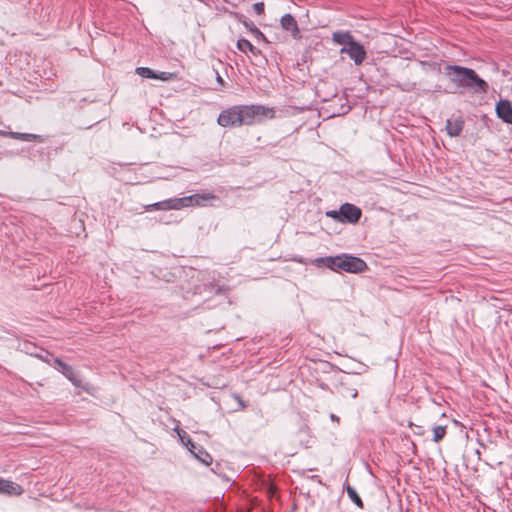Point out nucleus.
Segmentation results:
<instances>
[{"label": "nucleus", "mask_w": 512, "mask_h": 512, "mask_svg": "<svg viewBox=\"0 0 512 512\" xmlns=\"http://www.w3.org/2000/svg\"><path fill=\"white\" fill-rule=\"evenodd\" d=\"M275 111L263 105H235L220 112L217 123L222 127L252 125L262 118H274Z\"/></svg>", "instance_id": "nucleus-1"}, {"label": "nucleus", "mask_w": 512, "mask_h": 512, "mask_svg": "<svg viewBox=\"0 0 512 512\" xmlns=\"http://www.w3.org/2000/svg\"><path fill=\"white\" fill-rule=\"evenodd\" d=\"M443 74L457 88L465 89L475 94L487 93L489 90L488 83L471 68L449 64L444 67Z\"/></svg>", "instance_id": "nucleus-2"}, {"label": "nucleus", "mask_w": 512, "mask_h": 512, "mask_svg": "<svg viewBox=\"0 0 512 512\" xmlns=\"http://www.w3.org/2000/svg\"><path fill=\"white\" fill-rule=\"evenodd\" d=\"M314 262L318 266L324 265L335 272L361 273L367 269V264L363 259L348 254L320 257L316 258Z\"/></svg>", "instance_id": "nucleus-3"}, {"label": "nucleus", "mask_w": 512, "mask_h": 512, "mask_svg": "<svg viewBox=\"0 0 512 512\" xmlns=\"http://www.w3.org/2000/svg\"><path fill=\"white\" fill-rule=\"evenodd\" d=\"M218 199V197L212 193H204V194H194L188 197L183 198H174V199H167L164 201L156 202L150 205L144 206L146 211L150 210H171V209H181L182 207L188 206V205H197L201 206L204 205L206 201L209 200H215Z\"/></svg>", "instance_id": "nucleus-4"}, {"label": "nucleus", "mask_w": 512, "mask_h": 512, "mask_svg": "<svg viewBox=\"0 0 512 512\" xmlns=\"http://www.w3.org/2000/svg\"><path fill=\"white\" fill-rule=\"evenodd\" d=\"M178 435L181 442L200 462L206 466L212 464V456L202 446L194 443L185 431H178Z\"/></svg>", "instance_id": "nucleus-5"}, {"label": "nucleus", "mask_w": 512, "mask_h": 512, "mask_svg": "<svg viewBox=\"0 0 512 512\" xmlns=\"http://www.w3.org/2000/svg\"><path fill=\"white\" fill-rule=\"evenodd\" d=\"M341 54H348L356 65H360L366 58V51L364 47L357 41L351 43L350 46H343L340 49Z\"/></svg>", "instance_id": "nucleus-6"}, {"label": "nucleus", "mask_w": 512, "mask_h": 512, "mask_svg": "<svg viewBox=\"0 0 512 512\" xmlns=\"http://www.w3.org/2000/svg\"><path fill=\"white\" fill-rule=\"evenodd\" d=\"M361 215V209L353 204L344 203L340 206V222L357 223Z\"/></svg>", "instance_id": "nucleus-7"}, {"label": "nucleus", "mask_w": 512, "mask_h": 512, "mask_svg": "<svg viewBox=\"0 0 512 512\" xmlns=\"http://www.w3.org/2000/svg\"><path fill=\"white\" fill-rule=\"evenodd\" d=\"M54 364L59 367L60 372L67 379H69L74 386L82 387V379H81V377L78 375V373H76L74 371V369L70 365L64 363L60 358H55L54 359Z\"/></svg>", "instance_id": "nucleus-8"}, {"label": "nucleus", "mask_w": 512, "mask_h": 512, "mask_svg": "<svg viewBox=\"0 0 512 512\" xmlns=\"http://www.w3.org/2000/svg\"><path fill=\"white\" fill-rule=\"evenodd\" d=\"M280 23L284 30L291 32L293 38L298 39L301 37L298 23L293 15L289 13L284 14L281 17Z\"/></svg>", "instance_id": "nucleus-9"}, {"label": "nucleus", "mask_w": 512, "mask_h": 512, "mask_svg": "<svg viewBox=\"0 0 512 512\" xmlns=\"http://www.w3.org/2000/svg\"><path fill=\"white\" fill-rule=\"evenodd\" d=\"M497 116L506 123L512 124V105L508 100H500L496 105Z\"/></svg>", "instance_id": "nucleus-10"}, {"label": "nucleus", "mask_w": 512, "mask_h": 512, "mask_svg": "<svg viewBox=\"0 0 512 512\" xmlns=\"http://www.w3.org/2000/svg\"><path fill=\"white\" fill-rule=\"evenodd\" d=\"M24 492L23 488L10 480H5L0 478V494H5L9 496H18Z\"/></svg>", "instance_id": "nucleus-11"}, {"label": "nucleus", "mask_w": 512, "mask_h": 512, "mask_svg": "<svg viewBox=\"0 0 512 512\" xmlns=\"http://www.w3.org/2000/svg\"><path fill=\"white\" fill-rule=\"evenodd\" d=\"M135 72L137 75L141 76L142 78H147V79H159L162 81H167L171 77V74L168 72L157 73L148 67H138V68H136Z\"/></svg>", "instance_id": "nucleus-12"}, {"label": "nucleus", "mask_w": 512, "mask_h": 512, "mask_svg": "<svg viewBox=\"0 0 512 512\" xmlns=\"http://www.w3.org/2000/svg\"><path fill=\"white\" fill-rule=\"evenodd\" d=\"M464 127V120L461 117L448 119L446 121L447 134L450 137H457L461 134Z\"/></svg>", "instance_id": "nucleus-13"}, {"label": "nucleus", "mask_w": 512, "mask_h": 512, "mask_svg": "<svg viewBox=\"0 0 512 512\" xmlns=\"http://www.w3.org/2000/svg\"><path fill=\"white\" fill-rule=\"evenodd\" d=\"M7 137L21 140V141H33V142H44L45 138L41 135L32 134V133H20V132H8Z\"/></svg>", "instance_id": "nucleus-14"}, {"label": "nucleus", "mask_w": 512, "mask_h": 512, "mask_svg": "<svg viewBox=\"0 0 512 512\" xmlns=\"http://www.w3.org/2000/svg\"><path fill=\"white\" fill-rule=\"evenodd\" d=\"M332 39L335 43L343 46H350L355 41L352 34L348 31H336L332 34Z\"/></svg>", "instance_id": "nucleus-15"}, {"label": "nucleus", "mask_w": 512, "mask_h": 512, "mask_svg": "<svg viewBox=\"0 0 512 512\" xmlns=\"http://www.w3.org/2000/svg\"><path fill=\"white\" fill-rule=\"evenodd\" d=\"M237 48L241 51V52H244L246 53L247 51L251 52L253 55H257L260 53V50L257 49L255 46H253L251 44L250 41H248L247 39H239L237 41Z\"/></svg>", "instance_id": "nucleus-16"}, {"label": "nucleus", "mask_w": 512, "mask_h": 512, "mask_svg": "<svg viewBox=\"0 0 512 512\" xmlns=\"http://www.w3.org/2000/svg\"><path fill=\"white\" fill-rule=\"evenodd\" d=\"M241 22L243 23V25H244L247 29H249V31H250V32H252V33H253V35H254L257 39H261V40L266 41V37H265V35L260 31V29H258V28L256 27V25H255L252 21H250V20H248V19L244 18V20H242Z\"/></svg>", "instance_id": "nucleus-17"}, {"label": "nucleus", "mask_w": 512, "mask_h": 512, "mask_svg": "<svg viewBox=\"0 0 512 512\" xmlns=\"http://www.w3.org/2000/svg\"><path fill=\"white\" fill-rule=\"evenodd\" d=\"M346 491H347V494H348L349 498L351 499V501L357 507L363 508V501L360 498V496L358 495V493L356 492V490L351 486H347Z\"/></svg>", "instance_id": "nucleus-18"}, {"label": "nucleus", "mask_w": 512, "mask_h": 512, "mask_svg": "<svg viewBox=\"0 0 512 512\" xmlns=\"http://www.w3.org/2000/svg\"><path fill=\"white\" fill-rule=\"evenodd\" d=\"M446 434V426L438 425L433 427V441L440 442Z\"/></svg>", "instance_id": "nucleus-19"}, {"label": "nucleus", "mask_w": 512, "mask_h": 512, "mask_svg": "<svg viewBox=\"0 0 512 512\" xmlns=\"http://www.w3.org/2000/svg\"><path fill=\"white\" fill-rule=\"evenodd\" d=\"M36 357H38L39 359H41L42 361H44L50 365L54 364V359L56 358V357H53V355L51 353H49L48 351H43L40 354H36Z\"/></svg>", "instance_id": "nucleus-20"}, {"label": "nucleus", "mask_w": 512, "mask_h": 512, "mask_svg": "<svg viewBox=\"0 0 512 512\" xmlns=\"http://www.w3.org/2000/svg\"><path fill=\"white\" fill-rule=\"evenodd\" d=\"M264 3L256 2L253 4V10L257 15H262L264 13Z\"/></svg>", "instance_id": "nucleus-21"}, {"label": "nucleus", "mask_w": 512, "mask_h": 512, "mask_svg": "<svg viewBox=\"0 0 512 512\" xmlns=\"http://www.w3.org/2000/svg\"><path fill=\"white\" fill-rule=\"evenodd\" d=\"M326 215L328 217H331L333 219H337L338 221H340V209L338 211H336V210L328 211V212H326Z\"/></svg>", "instance_id": "nucleus-22"}, {"label": "nucleus", "mask_w": 512, "mask_h": 512, "mask_svg": "<svg viewBox=\"0 0 512 512\" xmlns=\"http://www.w3.org/2000/svg\"><path fill=\"white\" fill-rule=\"evenodd\" d=\"M350 109H351V107H350V106H348V105H342V106H341V113H342V114H346V113H348V112L350 111Z\"/></svg>", "instance_id": "nucleus-23"}, {"label": "nucleus", "mask_w": 512, "mask_h": 512, "mask_svg": "<svg viewBox=\"0 0 512 512\" xmlns=\"http://www.w3.org/2000/svg\"><path fill=\"white\" fill-rule=\"evenodd\" d=\"M330 419H331L332 421H337V422L339 421V417H338V416H336V415H335V414H333V413H332V414H330Z\"/></svg>", "instance_id": "nucleus-24"}, {"label": "nucleus", "mask_w": 512, "mask_h": 512, "mask_svg": "<svg viewBox=\"0 0 512 512\" xmlns=\"http://www.w3.org/2000/svg\"><path fill=\"white\" fill-rule=\"evenodd\" d=\"M357 395H358L357 390H356V389H352V392H351V396H352V398H356V397H357Z\"/></svg>", "instance_id": "nucleus-25"}, {"label": "nucleus", "mask_w": 512, "mask_h": 512, "mask_svg": "<svg viewBox=\"0 0 512 512\" xmlns=\"http://www.w3.org/2000/svg\"><path fill=\"white\" fill-rule=\"evenodd\" d=\"M217 81L220 83V84H223V79L221 78V76L217 73Z\"/></svg>", "instance_id": "nucleus-26"}, {"label": "nucleus", "mask_w": 512, "mask_h": 512, "mask_svg": "<svg viewBox=\"0 0 512 512\" xmlns=\"http://www.w3.org/2000/svg\"><path fill=\"white\" fill-rule=\"evenodd\" d=\"M7 134H8V132H5V131L0 130V135H2V136H7Z\"/></svg>", "instance_id": "nucleus-27"}]
</instances>
